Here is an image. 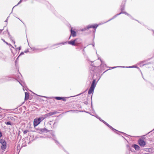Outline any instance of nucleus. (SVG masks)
<instances>
[{
    "label": "nucleus",
    "mask_w": 154,
    "mask_h": 154,
    "mask_svg": "<svg viewBox=\"0 0 154 154\" xmlns=\"http://www.w3.org/2000/svg\"><path fill=\"white\" fill-rule=\"evenodd\" d=\"M46 117H40L38 118H35L34 120L33 125L35 127L39 124L40 122L42 121Z\"/></svg>",
    "instance_id": "f257e3e1"
},
{
    "label": "nucleus",
    "mask_w": 154,
    "mask_h": 154,
    "mask_svg": "<svg viewBox=\"0 0 154 154\" xmlns=\"http://www.w3.org/2000/svg\"><path fill=\"white\" fill-rule=\"evenodd\" d=\"M96 80L94 79L91 84V86L88 91V94H90L93 92L94 88H95L96 84L95 83Z\"/></svg>",
    "instance_id": "f03ea898"
},
{
    "label": "nucleus",
    "mask_w": 154,
    "mask_h": 154,
    "mask_svg": "<svg viewBox=\"0 0 154 154\" xmlns=\"http://www.w3.org/2000/svg\"><path fill=\"white\" fill-rule=\"evenodd\" d=\"M0 143L2 144L1 149L2 150L5 149L7 147L6 142L4 140L1 139L0 140Z\"/></svg>",
    "instance_id": "7ed1b4c3"
},
{
    "label": "nucleus",
    "mask_w": 154,
    "mask_h": 154,
    "mask_svg": "<svg viewBox=\"0 0 154 154\" xmlns=\"http://www.w3.org/2000/svg\"><path fill=\"white\" fill-rule=\"evenodd\" d=\"M77 39H75L73 41H70L68 42V43L73 46H76L77 45L78 43L76 42Z\"/></svg>",
    "instance_id": "20e7f679"
},
{
    "label": "nucleus",
    "mask_w": 154,
    "mask_h": 154,
    "mask_svg": "<svg viewBox=\"0 0 154 154\" xmlns=\"http://www.w3.org/2000/svg\"><path fill=\"white\" fill-rule=\"evenodd\" d=\"M138 143L141 146H144L146 145V143L142 139H140L139 140Z\"/></svg>",
    "instance_id": "39448f33"
},
{
    "label": "nucleus",
    "mask_w": 154,
    "mask_h": 154,
    "mask_svg": "<svg viewBox=\"0 0 154 154\" xmlns=\"http://www.w3.org/2000/svg\"><path fill=\"white\" fill-rule=\"evenodd\" d=\"M98 25L97 24H95L94 25H89L87 26V29H88L90 28H93L94 29H96L98 27Z\"/></svg>",
    "instance_id": "423d86ee"
},
{
    "label": "nucleus",
    "mask_w": 154,
    "mask_h": 154,
    "mask_svg": "<svg viewBox=\"0 0 154 154\" xmlns=\"http://www.w3.org/2000/svg\"><path fill=\"white\" fill-rule=\"evenodd\" d=\"M122 13H124V14H125L128 16H129V15L126 12H121L119 14H118L116 15H115V16H114L112 18L110 19V20H108V21H106V22H107L108 21H109L110 20H111L113 19L114 18H115L118 15H120V14H121Z\"/></svg>",
    "instance_id": "0eeeda50"
},
{
    "label": "nucleus",
    "mask_w": 154,
    "mask_h": 154,
    "mask_svg": "<svg viewBox=\"0 0 154 154\" xmlns=\"http://www.w3.org/2000/svg\"><path fill=\"white\" fill-rule=\"evenodd\" d=\"M57 112H50L49 113L46 114L45 115V116H46V117L51 116L54 115L55 114H56L57 113Z\"/></svg>",
    "instance_id": "6e6552de"
},
{
    "label": "nucleus",
    "mask_w": 154,
    "mask_h": 154,
    "mask_svg": "<svg viewBox=\"0 0 154 154\" xmlns=\"http://www.w3.org/2000/svg\"><path fill=\"white\" fill-rule=\"evenodd\" d=\"M25 100H27L29 98V95L28 93L25 92Z\"/></svg>",
    "instance_id": "1a4fd4ad"
},
{
    "label": "nucleus",
    "mask_w": 154,
    "mask_h": 154,
    "mask_svg": "<svg viewBox=\"0 0 154 154\" xmlns=\"http://www.w3.org/2000/svg\"><path fill=\"white\" fill-rule=\"evenodd\" d=\"M71 35H72L73 37H75L76 36V33L75 31L71 29Z\"/></svg>",
    "instance_id": "9d476101"
},
{
    "label": "nucleus",
    "mask_w": 154,
    "mask_h": 154,
    "mask_svg": "<svg viewBox=\"0 0 154 154\" xmlns=\"http://www.w3.org/2000/svg\"><path fill=\"white\" fill-rule=\"evenodd\" d=\"M133 147L136 150H138L139 149L140 147L139 146L137 145H133Z\"/></svg>",
    "instance_id": "9b49d317"
},
{
    "label": "nucleus",
    "mask_w": 154,
    "mask_h": 154,
    "mask_svg": "<svg viewBox=\"0 0 154 154\" xmlns=\"http://www.w3.org/2000/svg\"><path fill=\"white\" fill-rule=\"evenodd\" d=\"M106 125L108 126L109 128H110L111 129L113 130H115V131H117V130H116V129H115L114 128H113L110 125H109L108 124H107Z\"/></svg>",
    "instance_id": "f8f14e48"
},
{
    "label": "nucleus",
    "mask_w": 154,
    "mask_h": 154,
    "mask_svg": "<svg viewBox=\"0 0 154 154\" xmlns=\"http://www.w3.org/2000/svg\"><path fill=\"white\" fill-rule=\"evenodd\" d=\"M41 131L42 132H48L49 131L47 130L46 129L44 128L43 129H42L41 130Z\"/></svg>",
    "instance_id": "ddd939ff"
},
{
    "label": "nucleus",
    "mask_w": 154,
    "mask_h": 154,
    "mask_svg": "<svg viewBox=\"0 0 154 154\" xmlns=\"http://www.w3.org/2000/svg\"><path fill=\"white\" fill-rule=\"evenodd\" d=\"M8 34H9V38L12 41V42H13V43H14V44H15V42L12 39V37H11V36L9 35V33H8Z\"/></svg>",
    "instance_id": "4468645a"
},
{
    "label": "nucleus",
    "mask_w": 154,
    "mask_h": 154,
    "mask_svg": "<svg viewBox=\"0 0 154 154\" xmlns=\"http://www.w3.org/2000/svg\"><path fill=\"white\" fill-rule=\"evenodd\" d=\"M55 98L56 100H61L62 99V97H55Z\"/></svg>",
    "instance_id": "2eb2a0df"
},
{
    "label": "nucleus",
    "mask_w": 154,
    "mask_h": 154,
    "mask_svg": "<svg viewBox=\"0 0 154 154\" xmlns=\"http://www.w3.org/2000/svg\"><path fill=\"white\" fill-rule=\"evenodd\" d=\"M5 123L8 125H12V124L10 122H5Z\"/></svg>",
    "instance_id": "dca6fc26"
},
{
    "label": "nucleus",
    "mask_w": 154,
    "mask_h": 154,
    "mask_svg": "<svg viewBox=\"0 0 154 154\" xmlns=\"http://www.w3.org/2000/svg\"><path fill=\"white\" fill-rule=\"evenodd\" d=\"M29 131H28V130H25L23 132V134H26Z\"/></svg>",
    "instance_id": "f3484780"
},
{
    "label": "nucleus",
    "mask_w": 154,
    "mask_h": 154,
    "mask_svg": "<svg viewBox=\"0 0 154 154\" xmlns=\"http://www.w3.org/2000/svg\"><path fill=\"white\" fill-rule=\"evenodd\" d=\"M97 118L100 121H101V122H103V121H104V120H103L102 119H101L99 117H97Z\"/></svg>",
    "instance_id": "a211bd4d"
},
{
    "label": "nucleus",
    "mask_w": 154,
    "mask_h": 154,
    "mask_svg": "<svg viewBox=\"0 0 154 154\" xmlns=\"http://www.w3.org/2000/svg\"><path fill=\"white\" fill-rule=\"evenodd\" d=\"M2 41L4 42H5V43H6L7 44V45H8V43L7 42H6L5 41V40L3 39L2 38Z\"/></svg>",
    "instance_id": "6ab92c4d"
},
{
    "label": "nucleus",
    "mask_w": 154,
    "mask_h": 154,
    "mask_svg": "<svg viewBox=\"0 0 154 154\" xmlns=\"http://www.w3.org/2000/svg\"><path fill=\"white\" fill-rule=\"evenodd\" d=\"M117 67H118V66L113 67H112V69H114V68H116ZM118 67H121L124 68V67H125V66H118Z\"/></svg>",
    "instance_id": "aec40b11"
},
{
    "label": "nucleus",
    "mask_w": 154,
    "mask_h": 154,
    "mask_svg": "<svg viewBox=\"0 0 154 154\" xmlns=\"http://www.w3.org/2000/svg\"><path fill=\"white\" fill-rule=\"evenodd\" d=\"M61 100H62L63 101H66V99L65 97H62V99Z\"/></svg>",
    "instance_id": "412c9836"
},
{
    "label": "nucleus",
    "mask_w": 154,
    "mask_h": 154,
    "mask_svg": "<svg viewBox=\"0 0 154 154\" xmlns=\"http://www.w3.org/2000/svg\"><path fill=\"white\" fill-rule=\"evenodd\" d=\"M54 140L55 141V143L57 144H59V143H58V142L57 140Z\"/></svg>",
    "instance_id": "4be33fe9"
},
{
    "label": "nucleus",
    "mask_w": 154,
    "mask_h": 154,
    "mask_svg": "<svg viewBox=\"0 0 154 154\" xmlns=\"http://www.w3.org/2000/svg\"><path fill=\"white\" fill-rule=\"evenodd\" d=\"M22 0H20V1L18 2V3L15 6H17L21 2Z\"/></svg>",
    "instance_id": "5701e85b"
},
{
    "label": "nucleus",
    "mask_w": 154,
    "mask_h": 154,
    "mask_svg": "<svg viewBox=\"0 0 154 154\" xmlns=\"http://www.w3.org/2000/svg\"><path fill=\"white\" fill-rule=\"evenodd\" d=\"M23 54H24V53L23 52H22L20 54L19 56V57H20V56L21 55H23Z\"/></svg>",
    "instance_id": "b1692460"
},
{
    "label": "nucleus",
    "mask_w": 154,
    "mask_h": 154,
    "mask_svg": "<svg viewBox=\"0 0 154 154\" xmlns=\"http://www.w3.org/2000/svg\"><path fill=\"white\" fill-rule=\"evenodd\" d=\"M20 148V145L19 144H18L17 146V149H19Z\"/></svg>",
    "instance_id": "393cba45"
},
{
    "label": "nucleus",
    "mask_w": 154,
    "mask_h": 154,
    "mask_svg": "<svg viewBox=\"0 0 154 154\" xmlns=\"http://www.w3.org/2000/svg\"><path fill=\"white\" fill-rule=\"evenodd\" d=\"M124 7H122V6H121V10L122 11V10H124Z\"/></svg>",
    "instance_id": "a878e982"
},
{
    "label": "nucleus",
    "mask_w": 154,
    "mask_h": 154,
    "mask_svg": "<svg viewBox=\"0 0 154 154\" xmlns=\"http://www.w3.org/2000/svg\"><path fill=\"white\" fill-rule=\"evenodd\" d=\"M103 122L106 125L107 124H108L106 122H105V121H103Z\"/></svg>",
    "instance_id": "bb28decb"
},
{
    "label": "nucleus",
    "mask_w": 154,
    "mask_h": 154,
    "mask_svg": "<svg viewBox=\"0 0 154 154\" xmlns=\"http://www.w3.org/2000/svg\"><path fill=\"white\" fill-rule=\"evenodd\" d=\"M2 136V133L0 131V137Z\"/></svg>",
    "instance_id": "cd10ccee"
},
{
    "label": "nucleus",
    "mask_w": 154,
    "mask_h": 154,
    "mask_svg": "<svg viewBox=\"0 0 154 154\" xmlns=\"http://www.w3.org/2000/svg\"><path fill=\"white\" fill-rule=\"evenodd\" d=\"M32 49H33V51H35V50H37V49H35V48H32Z\"/></svg>",
    "instance_id": "c85d7f7f"
},
{
    "label": "nucleus",
    "mask_w": 154,
    "mask_h": 154,
    "mask_svg": "<svg viewBox=\"0 0 154 154\" xmlns=\"http://www.w3.org/2000/svg\"><path fill=\"white\" fill-rule=\"evenodd\" d=\"M8 17L7 19H6V20L5 21V22H7V20H8Z\"/></svg>",
    "instance_id": "c756f323"
},
{
    "label": "nucleus",
    "mask_w": 154,
    "mask_h": 154,
    "mask_svg": "<svg viewBox=\"0 0 154 154\" xmlns=\"http://www.w3.org/2000/svg\"><path fill=\"white\" fill-rule=\"evenodd\" d=\"M3 30V29H0V33H1L2 31Z\"/></svg>",
    "instance_id": "7c9ffc66"
},
{
    "label": "nucleus",
    "mask_w": 154,
    "mask_h": 154,
    "mask_svg": "<svg viewBox=\"0 0 154 154\" xmlns=\"http://www.w3.org/2000/svg\"><path fill=\"white\" fill-rule=\"evenodd\" d=\"M11 119H12V118H13L12 117H10Z\"/></svg>",
    "instance_id": "2f4dec72"
},
{
    "label": "nucleus",
    "mask_w": 154,
    "mask_h": 154,
    "mask_svg": "<svg viewBox=\"0 0 154 154\" xmlns=\"http://www.w3.org/2000/svg\"><path fill=\"white\" fill-rule=\"evenodd\" d=\"M21 84V85L22 86H23V85H22V84H21V83H20V82H19Z\"/></svg>",
    "instance_id": "473e14b6"
},
{
    "label": "nucleus",
    "mask_w": 154,
    "mask_h": 154,
    "mask_svg": "<svg viewBox=\"0 0 154 154\" xmlns=\"http://www.w3.org/2000/svg\"><path fill=\"white\" fill-rule=\"evenodd\" d=\"M92 45H93V47H94V44H92Z\"/></svg>",
    "instance_id": "72a5a7b5"
},
{
    "label": "nucleus",
    "mask_w": 154,
    "mask_h": 154,
    "mask_svg": "<svg viewBox=\"0 0 154 154\" xmlns=\"http://www.w3.org/2000/svg\"><path fill=\"white\" fill-rule=\"evenodd\" d=\"M41 97H45V96H41Z\"/></svg>",
    "instance_id": "f704fd0d"
},
{
    "label": "nucleus",
    "mask_w": 154,
    "mask_h": 154,
    "mask_svg": "<svg viewBox=\"0 0 154 154\" xmlns=\"http://www.w3.org/2000/svg\"><path fill=\"white\" fill-rule=\"evenodd\" d=\"M20 50V47H19L18 48Z\"/></svg>",
    "instance_id": "c9c22d12"
},
{
    "label": "nucleus",
    "mask_w": 154,
    "mask_h": 154,
    "mask_svg": "<svg viewBox=\"0 0 154 154\" xmlns=\"http://www.w3.org/2000/svg\"><path fill=\"white\" fill-rule=\"evenodd\" d=\"M27 51H25V53H27Z\"/></svg>",
    "instance_id": "e433bc0d"
},
{
    "label": "nucleus",
    "mask_w": 154,
    "mask_h": 154,
    "mask_svg": "<svg viewBox=\"0 0 154 154\" xmlns=\"http://www.w3.org/2000/svg\"><path fill=\"white\" fill-rule=\"evenodd\" d=\"M19 57V56H18V57H17V60L18 59V57Z\"/></svg>",
    "instance_id": "4c0bfd02"
},
{
    "label": "nucleus",
    "mask_w": 154,
    "mask_h": 154,
    "mask_svg": "<svg viewBox=\"0 0 154 154\" xmlns=\"http://www.w3.org/2000/svg\"><path fill=\"white\" fill-rule=\"evenodd\" d=\"M84 30H83V29H82V31H84Z\"/></svg>",
    "instance_id": "58836bf2"
},
{
    "label": "nucleus",
    "mask_w": 154,
    "mask_h": 154,
    "mask_svg": "<svg viewBox=\"0 0 154 154\" xmlns=\"http://www.w3.org/2000/svg\"><path fill=\"white\" fill-rule=\"evenodd\" d=\"M100 61H101V62L102 63V61L100 59Z\"/></svg>",
    "instance_id": "ea45409f"
},
{
    "label": "nucleus",
    "mask_w": 154,
    "mask_h": 154,
    "mask_svg": "<svg viewBox=\"0 0 154 154\" xmlns=\"http://www.w3.org/2000/svg\"><path fill=\"white\" fill-rule=\"evenodd\" d=\"M71 36V35H70V37ZM70 38V37H69V38Z\"/></svg>",
    "instance_id": "a19ab883"
},
{
    "label": "nucleus",
    "mask_w": 154,
    "mask_h": 154,
    "mask_svg": "<svg viewBox=\"0 0 154 154\" xmlns=\"http://www.w3.org/2000/svg\"><path fill=\"white\" fill-rule=\"evenodd\" d=\"M14 7H13L12 9H13V8H14Z\"/></svg>",
    "instance_id": "79ce46f5"
},
{
    "label": "nucleus",
    "mask_w": 154,
    "mask_h": 154,
    "mask_svg": "<svg viewBox=\"0 0 154 154\" xmlns=\"http://www.w3.org/2000/svg\"><path fill=\"white\" fill-rule=\"evenodd\" d=\"M131 67V66H129V67Z\"/></svg>",
    "instance_id": "37998d69"
},
{
    "label": "nucleus",
    "mask_w": 154,
    "mask_h": 154,
    "mask_svg": "<svg viewBox=\"0 0 154 154\" xmlns=\"http://www.w3.org/2000/svg\"><path fill=\"white\" fill-rule=\"evenodd\" d=\"M153 32L154 33V31H153Z\"/></svg>",
    "instance_id": "c03bdc74"
}]
</instances>
